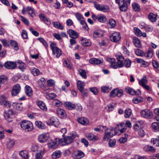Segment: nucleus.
<instances>
[{"label": "nucleus", "instance_id": "nucleus-63", "mask_svg": "<svg viewBox=\"0 0 159 159\" xmlns=\"http://www.w3.org/2000/svg\"><path fill=\"white\" fill-rule=\"evenodd\" d=\"M21 35L24 39H26L28 38L27 33L25 30H23L22 31Z\"/></svg>", "mask_w": 159, "mask_h": 159}, {"label": "nucleus", "instance_id": "nucleus-6", "mask_svg": "<svg viewBox=\"0 0 159 159\" xmlns=\"http://www.w3.org/2000/svg\"><path fill=\"white\" fill-rule=\"evenodd\" d=\"M116 2L118 4L120 10L122 11H125L128 9V6L129 5L123 2V0H116Z\"/></svg>", "mask_w": 159, "mask_h": 159}, {"label": "nucleus", "instance_id": "nucleus-55", "mask_svg": "<svg viewBox=\"0 0 159 159\" xmlns=\"http://www.w3.org/2000/svg\"><path fill=\"white\" fill-rule=\"evenodd\" d=\"M125 116L126 118H129L131 114V110L130 109H126L125 111Z\"/></svg>", "mask_w": 159, "mask_h": 159}, {"label": "nucleus", "instance_id": "nucleus-13", "mask_svg": "<svg viewBox=\"0 0 159 159\" xmlns=\"http://www.w3.org/2000/svg\"><path fill=\"white\" fill-rule=\"evenodd\" d=\"M49 138L48 134L43 133L39 135L38 137V139L39 142L44 143L46 142Z\"/></svg>", "mask_w": 159, "mask_h": 159}, {"label": "nucleus", "instance_id": "nucleus-8", "mask_svg": "<svg viewBox=\"0 0 159 159\" xmlns=\"http://www.w3.org/2000/svg\"><path fill=\"white\" fill-rule=\"evenodd\" d=\"M140 113L142 116L146 118L150 119L153 116L152 112L148 109L143 110L141 111Z\"/></svg>", "mask_w": 159, "mask_h": 159}, {"label": "nucleus", "instance_id": "nucleus-3", "mask_svg": "<svg viewBox=\"0 0 159 159\" xmlns=\"http://www.w3.org/2000/svg\"><path fill=\"white\" fill-rule=\"evenodd\" d=\"M94 7L98 10L103 12H108L110 11V8L107 5L99 4L96 2H94Z\"/></svg>", "mask_w": 159, "mask_h": 159}, {"label": "nucleus", "instance_id": "nucleus-29", "mask_svg": "<svg viewBox=\"0 0 159 159\" xmlns=\"http://www.w3.org/2000/svg\"><path fill=\"white\" fill-rule=\"evenodd\" d=\"M25 93L29 97H31L33 95V91L31 88L28 85H26L25 87Z\"/></svg>", "mask_w": 159, "mask_h": 159}, {"label": "nucleus", "instance_id": "nucleus-39", "mask_svg": "<svg viewBox=\"0 0 159 159\" xmlns=\"http://www.w3.org/2000/svg\"><path fill=\"white\" fill-rule=\"evenodd\" d=\"M34 9L30 7H28L26 8V10L29 14L32 17L35 16V14L34 12Z\"/></svg>", "mask_w": 159, "mask_h": 159}, {"label": "nucleus", "instance_id": "nucleus-59", "mask_svg": "<svg viewBox=\"0 0 159 159\" xmlns=\"http://www.w3.org/2000/svg\"><path fill=\"white\" fill-rule=\"evenodd\" d=\"M7 81V77L4 75L0 76V83L4 84Z\"/></svg>", "mask_w": 159, "mask_h": 159}, {"label": "nucleus", "instance_id": "nucleus-32", "mask_svg": "<svg viewBox=\"0 0 159 159\" xmlns=\"http://www.w3.org/2000/svg\"><path fill=\"white\" fill-rule=\"evenodd\" d=\"M89 62L92 64L95 65H98L102 63V61L101 60H100L98 59L95 58L90 59L89 60Z\"/></svg>", "mask_w": 159, "mask_h": 159}, {"label": "nucleus", "instance_id": "nucleus-16", "mask_svg": "<svg viewBox=\"0 0 159 159\" xmlns=\"http://www.w3.org/2000/svg\"><path fill=\"white\" fill-rule=\"evenodd\" d=\"M125 91L127 93L132 95H139L141 94V92L139 90L136 91L134 89L129 87L126 88L125 89Z\"/></svg>", "mask_w": 159, "mask_h": 159}, {"label": "nucleus", "instance_id": "nucleus-30", "mask_svg": "<svg viewBox=\"0 0 159 159\" xmlns=\"http://www.w3.org/2000/svg\"><path fill=\"white\" fill-rule=\"evenodd\" d=\"M84 83L81 81H78L77 83V88L80 92H82L84 89Z\"/></svg>", "mask_w": 159, "mask_h": 159}, {"label": "nucleus", "instance_id": "nucleus-60", "mask_svg": "<svg viewBox=\"0 0 159 159\" xmlns=\"http://www.w3.org/2000/svg\"><path fill=\"white\" fill-rule=\"evenodd\" d=\"M110 66L111 68H113L114 69H117L118 68H120L119 67V64H118V62H116V61L113 62L111 63L110 64Z\"/></svg>", "mask_w": 159, "mask_h": 159}, {"label": "nucleus", "instance_id": "nucleus-43", "mask_svg": "<svg viewBox=\"0 0 159 159\" xmlns=\"http://www.w3.org/2000/svg\"><path fill=\"white\" fill-rule=\"evenodd\" d=\"M132 6L133 10L136 12H138L140 11L139 5L137 3H134L132 4Z\"/></svg>", "mask_w": 159, "mask_h": 159}, {"label": "nucleus", "instance_id": "nucleus-9", "mask_svg": "<svg viewBox=\"0 0 159 159\" xmlns=\"http://www.w3.org/2000/svg\"><path fill=\"white\" fill-rule=\"evenodd\" d=\"M46 123L49 125H53L56 127H57L60 124L58 119L54 117L50 118L48 120L46 121Z\"/></svg>", "mask_w": 159, "mask_h": 159}, {"label": "nucleus", "instance_id": "nucleus-1", "mask_svg": "<svg viewBox=\"0 0 159 159\" xmlns=\"http://www.w3.org/2000/svg\"><path fill=\"white\" fill-rule=\"evenodd\" d=\"M76 137H78L79 136L77 134L76 132H74L71 136L64 137L63 139H58L59 144L61 146L70 144L73 142V139Z\"/></svg>", "mask_w": 159, "mask_h": 159}, {"label": "nucleus", "instance_id": "nucleus-18", "mask_svg": "<svg viewBox=\"0 0 159 159\" xmlns=\"http://www.w3.org/2000/svg\"><path fill=\"white\" fill-rule=\"evenodd\" d=\"M13 113V111L11 110H9L7 111H5L4 112V116L5 119L9 122L12 121V119L10 116L12 115Z\"/></svg>", "mask_w": 159, "mask_h": 159}, {"label": "nucleus", "instance_id": "nucleus-48", "mask_svg": "<svg viewBox=\"0 0 159 159\" xmlns=\"http://www.w3.org/2000/svg\"><path fill=\"white\" fill-rule=\"evenodd\" d=\"M143 99L140 97H135L133 99L132 101L134 103L137 104L143 101Z\"/></svg>", "mask_w": 159, "mask_h": 159}, {"label": "nucleus", "instance_id": "nucleus-17", "mask_svg": "<svg viewBox=\"0 0 159 159\" xmlns=\"http://www.w3.org/2000/svg\"><path fill=\"white\" fill-rule=\"evenodd\" d=\"M4 66L7 69H13L16 68V63L12 61H7L4 64Z\"/></svg>", "mask_w": 159, "mask_h": 159}, {"label": "nucleus", "instance_id": "nucleus-57", "mask_svg": "<svg viewBox=\"0 0 159 159\" xmlns=\"http://www.w3.org/2000/svg\"><path fill=\"white\" fill-rule=\"evenodd\" d=\"M80 75L84 78L85 79L87 77L86 72L84 70H79Z\"/></svg>", "mask_w": 159, "mask_h": 159}, {"label": "nucleus", "instance_id": "nucleus-62", "mask_svg": "<svg viewBox=\"0 0 159 159\" xmlns=\"http://www.w3.org/2000/svg\"><path fill=\"white\" fill-rule=\"evenodd\" d=\"M20 155L25 159H28V155L25 153L23 151H21L19 153Z\"/></svg>", "mask_w": 159, "mask_h": 159}, {"label": "nucleus", "instance_id": "nucleus-46", "mask_svg": "<svg viewBox=\"0 0 159 159\" xmlns=\"http://www.w3.org/2000/svg\"><path fill=\"white\" fill-rule=\"evenodd\" d=\"M153 50L151 48H149L146 53L144 55L147 57L151 58L152 56Z\"/></svg>", "mask_w": 159, "mask_h": 159}, {"label": "nucleus", "instance_id": "nucleus-45", "mask_svg": "<svg viewBox=\"0 0 159 159\" xmlns=\"http://www.w3.org/2000/svg\"><path fill=\"white\" fill-rule=\"evenodd\" d=\"M10 44L15 50H17L18 49V44L16 41L11 40Z\"/></svg>", "mask_w": 159, "mask_h": 159}, {"label": "nucleus", "instance_id": "nucleus-15", "mask_svg": "<svg viewBox=\"0 0 159 159\" xmlns=\"http://www.w3.org/2000/svg\"><path fill=\"white\" fill-rule=\"evenodd\" d=\"M57 114L61 118L66 117L67 115L65 110L63 109L58 108L56 110Z\"/></svg>", "mask_w": 159, "mask_h": 159}, {"label": "nucleus", "instance_id": "nucleus-21", "mask_svg": "<svg viewBox=\"0 0 159 159\" xmlns=\"http://www.w3.org/2000/svg\"><path fill=\"white\" fill-rule=\"evenodd\" d=\"M16 63V65L19 69L22 71H24L26 68V64L21 60L17 61Z\"/></svg>", "mask_w": 159, "mask_h": 159}, {"label": "nucleus", "instance_id": "nucleus-27", "mask_svg": "<svg viewBox=\"0 0 159 159\" xmlns=\"http://www.w3.org/2000/svg\"><path fill=\"white\" fill-rule=\"evenodd\" d=\"M143 150L146 152H155V149L152 146L149 145L145 146L143 148Z\"/></svg>", "mask_w": 159, "mask_h": 159}, {"label": "nucleus", "instance_id": "nucleus-36", "mask_svg": "<svg viewBox=\"0 0 159 159\" xmlns=\"http://www.w3.org/2000/svg\"><path fill=\"white\" fill-rule=\"evenodd\" d=\"M139 85H141L142 87L146 84L148 83V81L146 80V76H144L142 79L139 80Z\"/></svg>", "mask_w": 159, "mask_h": 159}, {"label": "nucleus", "instance_id": "nucleus-56", "mask_svg": "<svg viewBox=\"0 0 159 159\" xmlns=\"http://www.w3.org/2000/svg\"><path fill=\"white\" fill-rule=\"evenodd\" d=\"M116 141L115 139H111L109 140L108 142V144L109 147L113 148L116 145Z\"/></svg>", "mask_w": 159, "mask_h": 159}, {"label": "nucleus", "instance_id": "nucleus-34", "mask_svg": "<svg viewBox=\"0 0 159 159\" xmlns=\"http://www.w3.org/2000/svg\"><path fill=\"white\" fill-rule=\"evenodd\" d=\"M108 26L110 28H112L114 27L116 25V21L112 19H110L109 20Z\"/></svg>", "mask_w": 159, "mask_h": 159}, {"label": "nucleus", "instance_id": "nucleus-2", "mask_svg": "<svg viewBox=\"0 0 159 159\" xmlns=\"http://www.w3.org/2000/svg\"><path fill=\"white\" fill-rule=\"evenodd\" d=\"M21 127L24 130L28 131H31L33 129V124L30 121L24 120L20 123Z\"/></svg>", "mask_w": 159, "mask_h": 159}, {"label": "nucleus", "instance_id": "nucleus-24", "mask_svg": "<svg viewBox=\"0 0 159 159\" xmlns=\"http://www.w3.org/2000/svg\"><path fill=\"white\" fill-rule=\"evenodd\" d=\"M77 120L80 123L84 125H87L89 123L88 120L84 117L79 118L77 119Z\"/></svg>", "mask_w": 159, "mask_h": 159}, {"label": "nucleus", "instance_id": "nucleus-53", "mask_svg": "<svg viewBox=\"0 0 159 159\" xmlns=\"http://www.w3.org/2000/svg\"><path fill=\"white\" fill-rule=\"evenodd\" d=\"M142 127L140 122H137L134 125V128L135 130H139Z\"/></svg>", "mask_w": 159, "mask_h": 159}, {"label": "nucleus", "instance_id": "nucleus-44", "mask_svg": "<svg viewBox=\"0 0 159 159\" xmlns=\"http://www.w3.org/2000/svg\"><path fill=\"white\" fill-rule=\"evenodd\" d=\"M64 65L65 66L67 67L70 69L72 68V64L71 62L69 60H66L64 62Z\"/></svg>", "mask_w": 159, "mask_h": 159}, {"label": "nucleus", "instance_id": "nucleus-49", "mask_svg": "<svg viewBox=\"0 0 159 159\" xmlns=\"http://www.w3.org/2000/svg\"><path fill=\"white\" fill-rule=\"evenodd\" d=\"M154 122L152 124V128L155 131H157L159 129V122Z\"/></svg>", "mask_w": 159, "mask_h": 159}, {"label": "nucleus", "instance_id": "nucleus-19", "mask_svg": "<svg viewBox=\"0 0 159 159\" xmlns=\"http://www.w3.org/2000/svg\"><path fill=\"white\" fill-rule=\"evenodd\" d=\"M86 137L87 139L91 141H96L98 140V138L91 133H89L86 134Z\"/></svg>", "mask_w": 159, "mask_h": 159}, {"label": "nucleus", "instance_id": "nucleus-33", "mask_svg": "<svg viewBox=\"0 0 159 159\" xmlns=\"http://www.w3.org/2000/svg\"><path fill=\"white\" fill-rule=\"evenodd\" d=\"M52 25L54 27L57 28L59 29L62 30L64 28L63 25L59 22H54L52 23Z\"/></svg>", "mask_w": 159, "mask_h": 159}, {"label": "nucleus", "instance_id": "nucleus-4", "mask_svg": "<svg viewBox=\"0 0 159 159\" xmlns=\"http://www.w3.org/2000/svg\"><path fill=\"white\" fill-rule=\"evenodd\" d=\"M50 46L52 51V54L57 58L59 57L61 54V50L56 46L55 44L53 43L50 44Z\"/></svg>", "mask_w": 159, "mask_h": 159}, {"label": "nucleus", "instance_id": "nucleus-5", "mask_svg": "<svg viewBox=\"0 0 159 159\" xmlns=\"http://www.w3.org/2000/svg\"><path fill=\"white\" fill-rule=\"evenodd\" d=\"M117 132H116V129H114L113 128L111 129H107L105 132V134L104 137V139H108L110 137H112L114 135L117 134Z\"/></svg>", "mask_w": 159, "mask_h": 159}, {"label": "nucleus", "instance_id": "nucleus-7", "mask_svg": "<svg viewBox=\"0 0 159 159\" xmlns=\"http://www.w3.org/2000/svg\"><path fill=\"white\" fill-rule=\"evenodd\" d=\"M92 19L94 20H98L101 23H104L107 20L106 17L102 14H100L97 16L93 14L91 16Z\"/></svg>", "mask_w": 159, "mask_h": 159}, {"label": "nucleus", "instance_id": "nucleus-31", "mask_svg": "<svg viewBox=\"0 0 159 159\" xmlns=\"http://www.w3.org/2000/svg\"><path fill=\"white\" fill-rule=\"evenodd\" d=\"M37 104L41 109L44 111H47V107L45 104L43 102L41 101H38L37 102Z\"/></svg>", "mask_w": 159, "mask_h": 159}, {"label": "nucleus", "instance_id": "nucleus-42", "mask_svg": "<svg viewBox=\"0 0 159 159\" xmlns=\"http://www.w3.org/2000/svg\"><path fill=\"white\" fill-rule=\"evenodd\" d=\"M75 16L77 19L80 22L81 21L82 22H83V20H84V19L83 16L81 14L77 12L75 14Z\"/></svg>", "mask_w": 159, "mask_h": 159}, {"label": "nucleus", "instance_id": "nucleus-58", "mask_svg": "<svg viewBox=\"0 0 159 159\" xmlns=\"http://www.w3.org/2000/svg\"><path fill=\"white\" fill-rule=\"evenodd\" d=\"M31 73L34 76H36L39 74V71L38 69L34 68L32 69Z\"/></svg>", "mask_w": 159, "mask_h": 159}, {"label": "nucleus", "instance_id": "nucleus-54", "mask_svg": "<svg viewBox=\"0 0 159 159\" xmlns=\"http://www.w3.org/2000/svg\"><path fill=\"white\" fill-rule=\"evenodd\" d=\"M131 64V61L129 59H126L124 62V64L125 66L127 68L129 67Z\"/></svg>", "mask_w": 159, "mask_h": 159}, {"label": "nucleus", "instance_id": "nucleus-51", "mask_svg": "<svg viewBox=\"0 0 159 159\" xmlns=\"http://www.w3.org/2000/svg\"><path fill=\"white\" fill-rule=\"evenodd\" d=\"M134 30L135 34L138 36L140 37L142 35V32L138 28L134 27Z\"/></svg>", "mask_w": 159, "mask_h": 159}, {"label": "nucleus", "instance_id": "nucleus-50", "mask_svg": "<svg viewBox=\"0 0 159 159\" xmlns=\"http://www.w3.org/2000/svg\"><path fill=\"white\" fill-rule=\"evenodd\" d=\"M56 97V95L54 93H49L47 94L46 98L48 99L51 100Z\"/></svg>", "mask_w": 159, "mask_h": 159}, {"label": "nucleus", "instance_id": "nucleus-11", "mask_svg": "<svg viewBox=\"0 0 159 159\" xmlns=\"http://www.w3.org/2000/svg\"><path fill=\"white\" fill-rule=\"evenodd\" d=\"M0 104L4 106L7 108H10L11 105V103L7 100L6 98L3 95L0 97Z\"/></svg>", "mask_w": 159, "mask_h": 159}, {"label": "nucleus", "instance_id": "nucleus-26", "mask_svg": "<svg viewBox=\"0 0 159 159\" xmlns=\"http://www.w3.org/2000/svg\"><path fill=\"white\" fill-rule=\"evenodd\" d=\"M64 105L66 108L70 110L74 109L75 107V105L74 104L68 102H65Z\"/></svg>", "mask_w": 159, "mask_h": 159}, {"label": "nucleus", "instance_id": "nucleus-61", "mask_svg": "<svg viewBox=\"0 0 159 159\" xmlns=\"http://www.w3.org/2000/svg\"><path fill=\"white\" fill-rule=\"evenodd\" d=\"M101 89L102 92L104 93H108L110 90L109 88L106 86L101 87Z\"/></svg>", "mask_w": 159, "mask_h": 159}, {"label": "nucleus", "instance_id": "nucleus-47", "mask_svg": "<svg viewBox=\"0 0 159 159\" xmlns=\"http://www.w3.org/2000/svg\"><path fill=\"white\" fill-rule=\"evenodd\" d=\"M135 52L136 54L139 56H143L144 55V52L139 49H136L135 50Z\"/></svg>", "mask_w": 159, "mask_h": 159}, {"label": "nucleus", "instance_id": "nucleus-25", "mask_svg": "<svg viewBox=\"0 0 159 159\" xmlns=\"http://www.w3.org/2000/svg\"><path fill=\"white\" fill-rule=\"evenodd\" d=\"M81 43L83 45L85 46H89L91 45V42L90 41L86 38H82L81 40Z\"/></svg>", "mask_w": 159, "mask_h": 159}, {"label": "nucleus", "instance_id": "nucleus-20", "mask_svg": "<svg viewBox=\"0 0 159 159\" xmlns=\"http://www.w3.org/2000/svg\"><path fill=\"white\" fill-rule=\"evenodd\" d=\"M39 16L41 20L44 22V23L48 25H49L51 22L49 19H48L44 14H40Z\"/></svg>", "mask_w": 159, "mask_h": 159}, {"label": "nucleus", "instance_id": "nucleus-52", "mask_svg": "<svg viewBox=\"0 0 159 159\" xmlns=\"http://www.w3.org/2000/svg\"><path fill=\"white\" fill-rule=\"evenodd\" d=\"M118 89H115L113 90L110 93V96L111 98H113L116 95Z\"/></svg>", "mask_w": 159, "mask_h": 159}, {"label": "nucleus", "instance_id": "nucleus-23", "mask_svg": "<svg viewBox=\"0 0 159 159\" xmlns=\"http://www.w3.org/2000/svg\"><path fill=\"white\" fill-rule=\"evenodd\" d=\"M118 64H119L120 67H122L124 66L123 61L124 60V57L121 55H118L117 57Z\"/></svg>", "mask_w": 159, "mask_h": 159}, {"label": "nucleus", "instance_id": "nucleus-40", "mask_svg": "<svg viewBox=\"0 0 159 159\" xmlns=\"http://www.w3.org/2000/svg\"><path fill=\"white\" fill-rule=\"evenodd\" d=\"M61 152L59 151L54 152L52 155V157L53 159L59 158L61 156Z\"/></svg>", "mask_w": 159, "mask_h": 159}, {"label": "nucleus", "instance_id": "nucleus-41", "mask_svg": "<svg viewBox=\"0 0 159 159\" xmlns=\"http://www.w3.org/2000/svg\"><path fill=\"white\" fill-rule=\"evenodd\" d=\"M151 142L154 145L156 144V145L157 146L159 147V136H157L156 138L152 139H151Z\"/></svg>", "mask_w": 159, "mask_h": 159}, {"label": "nucleus", "instance_id": "nucleus-38", "mask_svg": "<svg viewBox=\"0 0 159 159\" xmlns=\"http://www.w3.org/2000/svg\"><path fill=\"white\" fill-rule=\"evenodd\" d=\"M149 19L152 22H154L157 20L156 16L155 14L153 13H150L148 16Z\"/></svg>", "mask_w": 159, "mask_h": 159}, {"label": "nucleus", "instance_id": "nucleus-28", "mask_svg": "<svg viewBox=\"0 0 159 159\" xmlns=\"http://www.w3.org/2000/svg\"><path fill=\"white\" fill-rule=\"evenodd\" d=\"M133 43L135 46L137 48H140L141 47V43L139 39L136 37H134L133 38Z\"/></svg>", "mask_w": 159, "mask_h": 159}, {"label": "nucleus", "instance_id": "nucleus-10", "mask_svg": "<svg viewBox=\"0 0 159 159\" xmlns=\"http://www.w3.org/2000/svg\"><path fill=\"white\" fill-rule=\"evenodd\" d=\"M21 90V87L20 85L18 84L14 85L11 91V95L12 96H15L17 95L20 92Z\"/></svg>", "mask_w": 159, "mask_h": 159}, {"label": "nucleus", "instance_id": "nucleus-35", "mask_svg": "<svg viewBox=\"0 0 159 159\" xmlns=\"http://www.w3.org/2000/svg\"><path fill=\"white\" fill-rule=\"evenodd\" d=\"M75 155L76 159H80L84 156V153L80 151H78L75 152Z\"/></svg>", "mask_w": 159, "mask_h": 159}, {"label": "nucleus", "instance_id": "nucleus-14", "mask_svg": "<svg viewBox=\"0 0 159 159\" xmlns=\"http://www.w3.org/2000/svg\"><path fill=\"white\" fill-rule=\"evenodd\" d=\"M58 139H60L57 138L53 141L51 140L48 144V147L52 148H56L57 147L58 144H59Z\"/></svg>", "mask_w": 159, "mask_h": 159}, {"label": "nucleus", "instance_id": "nucleus-37", "mask_svg": "<svg viewBox=\"0 0 159 159\" xmlns=\"http://www.w3.org/2000/svg\"><path fill=\"white\" fill-rule=\"evenodd\" d=\"M35 124L38 128L41 129H45L46 128L45 125L40 121H36Z\"/></svg>", "mask_w": 159, "mask_h": 159}, {"label": "nucleus", "instance_id": "nucleus-64", "mask_svg": "<svg viewBox=\"0 0 159 159\" xmlns=\"http://www.w3.org/2000/svg\"><path fill=\"white\" fill-rule=\"evenodd\" d=\"M20 18L21 20L26 25H29V21L25 17L22 16H20Z\"/></svg>", "mask_w": 159, "mask_h": 159}, {"label": "nucleus", "instance_id": "nucleus-12", "mask_svg": "<svg viewBox=\"0 0 159 159\" xmlns=\"http://www.w3.org/2000/svg\"><path fill=\"white\" fill-rule=\"evenodd\" d=\"M121 38L120 34L118 32H115L112 34V35L110 36L111 40L114 42H118L120 39Z\"/></svg>", "mask_w": 159, "mask_h": 159}, {"label": "nucleus", "instance_id": "nucleus-22", "mask_svg": "<svg viewBox=\"0 0 159 159\" xmlns=\"http://www.w3.org/2000/svg\"><path fill=\"white\" fill-rule=\"evenodd\" d=\"M68 32L71 38L73 39H76L78 38L79 35L75 31L71 29H70Z\"/></svg>", "mask_w": 159, "mask_h": 159}]
</instances>
